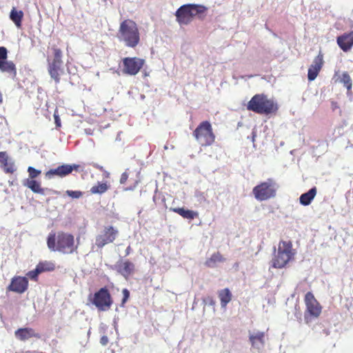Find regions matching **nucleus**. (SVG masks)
Masks as SVG:
<instances>
[{
    "label": "nucleus",
    "mask_w": 353,
    "mask_h": 353,
    "mask_svg": "<svg viewBox=\"0 0 353 353\" xmlns=\"http://www.w3.org/2000/svg\"><path fill=\"white\" fill-rule=\"evenodd\" d=\"M48 72L56 84L59 83L65 74L63 63L48 65Z\"/></svg>",
    "instance_id": "dca6fc26"
},
{
    "label": "nucleus",
    "mask_w": 353,
    "mask_h": 353,
    "mask_svg": "<svg viewBox=\"0 0 353 353\" xmlns=\"http://www.w3.org/2000/svg\"><path fill=\"white\" fill-rule=\"evenodd\" d=\"M0 70L2 72H6L12 77L17 76V68L15 64L11 61H3L0 62Z\"/></svg>",
    "instance_id": "393cba45"
},
{
    "label": "nucleus",
    "mask_w": 353,
    "mask_h": 353,
    "mask_svg": "<svg viewBox=\"0 0 353 353\" xmlns=\"http://www.w3.org/2000/svg\"><path fill=\"white\" fill-rule=\"evenodd\" d=\"M14 335L17 339L21 341H25L30 338H41L40 334L35 332L31 327L19 328L14 332Z\"/></svg>",
    "instance_id": "a211bd4d"
},
{
    "label": "nucleus",
    "mask_w": 353,
    "mask_h": 353,
    "mask_svg": "<svg viewBox=\"0 0 353 353\" xmlns=\"http://www.w3.org/2000/svg\"><path fill=\"white\" fill-rule=\"evenodd\" d=\"M278 109V104L264 94L254 95L247 104L248 110L259 114H275Z\"/></svg>",
    "instance_id": "7ed1b4c3"
},
{
    "label": "nucleus",
    "mask_w": 353,
    "mask_h": 353,
    "mask_svg": "<svg viewBox=\"0 0 353 353\" xmlns=\"http://www.w3.org/2000/svg\"><path fill=\"white\" fill-rule=\"evenodd\" d=\"M186 4L181 6L175 13L177 22L181 25H188L192 21V17Z\"/></svg>",
    "instance_id": "f3484780"
},
{
    "label": "nucleus",
    "mask_w": 353,
    "mask_h": 353,
    "mask_svg": "<svg viewBox=\"0 0 353 353\" xmlns=\"http://www.w3.org/2000/svg\"><path fill=\"white\" fill-rule=\"evenodd\" d=\"M304 303L305 305L304 321L306 324L310 325L313 321L320 317L323 307L312 292H307L305 294Z\"/></svg>",
    "instance_id": "39448f33"
},
{
    "label": "nucleus",
    "mask_w": 353,
    "mask_h": 353,
    "mask_svg": "<svg viewBox=\"0 0 353 353\" xmlns=\"http://www.w3.org/2000/svg\"><path fill=\"white\" fill-rule=\"evenodd\" d=\"M209 299H210V304H212V305H214L215 302H214V301L213 300V299H212V298H211V297H209Z\"/></svg>",
    "instance_id": "37998d69"
},
{
    "label": "nucleus",
    "mask_w": 353,
    "mask_h": 353,
    "mask_svg": "<svg viewBox=\"0 0 353 353\" xmlns=\"http://www.w3.org/2000/svg\"><path fill=\"white\" fill-rule=\"evenodd\" d=\"M23 18V12L22 10H17L15 8H12L10 13V19L19 28L21 27Z\"/></svg>",
    "instance_id": "c85d7f7f"
},
{
    "label": "nucleus",
    "mask_w": 353,
    "mask_h": 353,
    "mask_svg": "<svg viewBox=\"0 0 353 353\" xmlns=\"http://www.w3.org/2000/svg\"><path fill=\"white\" fill-rule=\"evenodd\" d=\"M3 103V97H2V94L0 92V104H1Z\"/></svg>",
    "instance_id": "c03bdc74"
},
{
    "label": "nucleus",
    "mask_w": 353,
    "mask_h": 353,
    "mask_svg": "<svg viewBox=\"0 0 353 353\" xmlns=\"http://www.w3.org/2000/svg\"><path fill=\"white\" fill-rule=\"evenodd\" d=\"M119 236V230L112 225H105L97 235L95 245L98 248H103L105 245L113 243Z\"/></svg>",
    "instance_id": "1a4fd4ad"
},
{
    "label": "nucleus",
    "mask_w": 353,
    "mask_h": 353,
    "mask_svg": "<svg viewBox=\"0 0 353 353\" xmlns=\"http://www.w3.org/2000/svg\"><path fill=\"white\" fill-rule=\"evenodd\" d=\"M47 245L50 250L63 254H73L78 250L74 235L63 231L50 232L47 238Z\"/></svg>",
    "instance_id": "f257e3e1"
},
{
    "label": "nucleus",
    "mask_w": 353,
    "mask_h": 353,
    "mask_svg": "<svg viewBox=\"0 0 353 353\" xmlns=\"http://www.w3.org/2000/svg\"><path fill=\"white\" fill-rule=\"evenodd\" d=\"M336 43L343 52L350 51L353 46V31L339 36L336 38Z\"/></svg>",
    "instance_id": "2eb2a0df"
},
{
    "label": "nucleus",
    "mask_w": 353,
    "mask_h": 353,
    "mask_svg": "<svg viewBox=\"0 0 353 353\" xmlns=\"http://www.w3.org/2000/svg\"><path fill=\"white\" fill-rule=\"evenodd\" d=\"M0 165L6 173L12 174L15 171L14 165L12 162H8L6 152H0Z\"/></svg>",
    "instance_id": "5701e85b"
},
{
    "label": "nucleus",
    "mask_w": 353,
    "mask_h": 353,
    "mask_svg": "<svg viewBox=\"0 0 353 353\" xmlns=\"http://www.w3.org/2000/svg\"><path fill=\"white\" fill-rule=\"evenodd\" d=\"M28 288V279L26 276H14L12 279L7 290L18 294L25 292Z\"/></svg>",
    "instance_id": "f8f14e48"
},
{
    "label": "nucleus",
    "mask_w": 353,
    "mask_h": 353,
    "mask_svg": "<svg viewBox=\"0 0 353 353\" xmlns=\"http://www.w3.org/2000/svg\"><path fill=\"white\" fill-rule=\"evenodd\" d=\"M89 299L100 311L108 310L113 303L110 293L105 287L101 288L92 296L90 295Z\"/></svg>",
    "instance_id": "6e6552de"
},
{
    "label": "nucleus",
    "mask_w": 353,
    "mask_h": 353,
    "mask_svg": "<svg viewBox=\"0 0 353 353\" xmlns=\"http://www.w3.org/2000/svg\"><path fill=\"white\" fill-rule=\"evenodd\" d=\"M37 268L39 269L41 273L44 272H50L53 271L55 269V265L50 261H42L39 262Z\"/></svg>",
    "instance_id": "c756f323"
},
{
    "label": "nucleus",
    "mask_w": 353,
    "mask_h": 353,
    "mask_svg": "<svg viewBox=\"0 0 353 353\" xmlns=\"http://www.w3.org/2000/svg\"><path fill=\"white\" fill-rule=\"evenodd\" d=\"M170 211L177 213L184 219L192 220L199 216L197 212L185 209L183 208H171Z\"/></svg>",
    "instance_id": "b1692460"
},
{
    "label": "nucleus",
    "mask_w": 353,
    "mask_h": 353,
    "mask_svg": "<svg viewBox=\"0 0 353 353\" xmlns=\"http://www.w3.org/2000/svg\"><path fill=\"white\" fill-rule=\"evenodd\" d=\"M109 189V185L107 183H98L97 185H94L90 189L91 194H103Z\"/></svg>",
    "instance_id": "7c9ffc66"
},
{
    "label": "nucleus",
    "mask_w": 353,
    "mask_h": 353,
    "mask_svg": "<svg viewBox=\"0 0 353 353\" xmlns=\"http://www.w3.org/2000/svg\"><path fill=\"white\" fill-rule=\"evenodd\" d=\"M317 193L316 187H313L308 192L303 193L299 198L300 203L303 205H308L311 203L312 201L314 199Z\"/></svg>",
    "instance_id": "a878e982"
},
{
    "label": "nucleus",
    "mask_w": 353,
    "mask_h": 353,
    "mask_svg": "<svg viewBox=\"0 0 353 353\" xmlns=\"http://www.w3.org/2000/svg\"><path fill=\"white\" fill-rule=\"evenodd\" d=\"M218 296L222 307H225L227 306L232 300V293L228 288H224L219 291Z\"/></svg>",
    "instance_id": "cd10ccee"
},
{
    "label": "nucleus",
    "mask_w": 353,
    "mask_h": 353,
    "mask_svg": "<svg viewBox=\"0 0 353 353\" xmlns=\"http://www.w3.org/2000/svg\"><path fill=\"white\" fill-rule=\"evenodd\" d=\"M238 266H239V263H236L235 267L237 268Z\"/></svg>",
    "instance_id": "a18cd8bd"
},
{
    "label": "nucleus",
    "mask_w": 353,
    "mask_h": 353,
    "mask_svg": "<svg viewBox=\"0 0 353 353\" xmlns=\"http://www.w3.org/2000/svg\"><path fill=\"white\" fill-rule=\"evenodd\" d=\"M28 172L29 176V178L28 179H35L41 174V171L30 166L28 168Z\"/></svg>",
    "instance_id": "473e14b6"
},
{
    "label": "nucleus",
    "mask_w": 353,
    "mask_h": 353,
    "mask_svg": "<svg viewBox=\"0 0 353 353\" xmlns=\"http://www.w3.org/2000/svg\"><path fill=\"white\" fill-rule=\"evenodd\" d=\"M265 333L264 332H256L250 334L249 341L254 348L260 349L263 347L265 342Z\"/></svg>",
    "instance_id": "aec40b11"
},
{
    "label": "nucleus",
    "mask_w": 353,
    "mask_h": 353,
    "mask_svg": "<svg viewBox=\"0 0 353 353\" xmlns=\"http://www.w3.org/2000/svg\"><path fill=\"white\" fill-rule=\"evenodd\" d=\"M117 38L126 47L136 48L141 41L138 25L132 19H125L120 23Z\"/></svg>",
    "instance_id": "f03ea898"
},
{
    "label": "nucleus",
    "mask_w": 353,
    "mask_h": 353,
    "mask_svg": "<svg viewBox=\"0 0 353 353\" xmlns=\"http://www.w3.org/2000/svg\"><path fill=\"white\" fill-rule=\"evenodd\" d=\"M294 254L292 242L281 241L277 252L274 254L271 261L272 267L277 269L285 268L290 261L294 259Z\"/></svg>",
    "instance_id": "20e7f679"
},
{
    "label": "nucleus",
    "mask_w": 353,
    "mask_h": 353,
    "mask_svg": "<svg viewBox=\"0 0 353 353\" xmlns=\"http://www.w3.org/2000/svg\"><path fill=\"white\" fill-rule=\"evenodd\" d=\"M114 268L116 271L125 279H128L135 271L134 264L128 259L119 261L115 265Z\"/></svg>",
    "instance_id": "ddd939ff"
},
{
    "label": "nucleus",
    "mask_w": 353,
    "mask_h": 353,
    "mask_svg": "<svg viewBox=\"0 0 353 353\" xmlns=\"http://www.w3.org/2000/svg\"><path fill=\"white\" fill-rule=\"evenodd\" d=\"M8 50L5 47H0V62L7 60Z\"/></svg>",
    "instance_id": "c9c22d12"
},
{
    "label": "nucleus",
    "mask_w": 353,
    "mask_h": 353,
    "mask_svg": "<svg viewBox=\"0 0 353 353\" xmlns=\"http://www.w3.org/2000/svg\"><path fill=\"white\" fill-rule=\"evenodd\" d=\"M323 56L319 53L313 60L312 64L309 67L307 79L310 81H314L318 76L323 65Z\"/></svg>",
    "instance_id": "4468645a"
},
{
    "label": "nucleus",
    "mask_w": 353,
    "mask_h": 353,
    "mask_svg": "<svg viewBox=\"0 0 353 353\" xmlns=\"http://www.w3.org/2000/svg\"><path fill=\"white\" fill-rule=\"evenodd\" d=\"M339 82L343 83L348 91L351 90L352 81L350 76L347 72H344L340 77Z\"/></svg>",
    "instance_id": "2f4dec72"
},
{
    "label": "nucleus",
    "mask_w": 353,
    "mask_h": 353,
    "mask_svg": "<svg viewBox=\"0 0 353 353\" xmlns=\"http://www.w3.org/2000/svg\"><path fill=\"white\" fill-rule=\"evenodd\" d=\"M80 165L77 164H63L56 168L49 170L46 172V176L48 179H51L54 176L63 178L71 174L73 170L78 171Z\"/></svg>",
    "instance_id": "9b49d317"
},
{
    "label": "nucleus",
    "mask_w": 353,
    "mask_h": 353,
    "mask_svg": "<svg viewBox=\"0 0 353 353\" xmlns=\"http://www.w3.org/2000/svg\"><path fill=\"white\" fill-rule=\"evenodd\" d=\"M128 179V174L126 172L122 173L121 178H120V183L124 184L127 181Z\"/></svg>",
    "instance_id": "58836bf2"
},
{
    "label": "nucleus",
    "mask_w": 353,
    "mask_h": 353,
    "mask_svg": "<svg viewBox=\"0 0 353 353\" xmlns=\"http://www.w3.org/2000/svg\"><path fill=\"white\" fill-rule=\"evenodd\" d=\"M187 7H188V10L191 14V17H192V19L194 17H197L200 19H203L205 17V13L208 10V8L200 4H186Z\"/></svg>",
    "instance_id": "412c9836"
},
{
    "label": "nucleus",
    "mask_w": 353,
    "mask_h": 353,
    "mask_svg": "<svg viewBox=\"0 0 353 353\" xmlns=\"http://www.w3.org/2000/svg\"><path fill=\"white\" fill-rule=\"evenodd\" d=\"M23 184L35 194L45 195L46 192L50 191L48 188H42L41 182L36 179H26Z\"/></svg>",
    "instance_id": "6ab92c4d"
},
{
    "label": "nucleus",
    "mask_w": 353,
    "mask_h": 353,
    "mask_svg": "<svg viewBox=\"0 0 353 353\" xmlns=\"http://www.w3.org/2000/svg\"><path fill=\"white\" fill-rule=\"evenodd\" d=\"M122 293H123V297L122 299L121 304L124 305L130 297V292L128 289L125 288L122 290Z\"/></svg>",
    "instance_id": "e433bc0d"
},
{
    "label": "nucleus",
    "mask_w": 353,
    "mask_h": 353,
    "mask_svg": "<svg viewBox=\"0 0 353 353\" xmlns=\"http://www.w3.org/2000/svg\"><path fill=\"white\" fill-rule=\"evenodd\" d=\"M65 193L72 199H79L83 196V192L79 190H67Z\"/></svg>",
    "instance_id": "f704fd0d"
},
{
    "label": "nucleus",
    "mask_w": 353,
    "mask_h": 353,
    "mask_svg": "<svg viewBox=\"0 0 353 353\" xmlns=\"http://www.w3.org/2000/svg\"><path fill=\"white\" fill-rule=\"evenodd\" d=\"M121 62L122 73L130 76L137 74L145 64V60L137 57L123 58Z\"/></svg>",
    "instance_id": "9d476101"
},
{
    "label": "nucleus",
    "mask_w": 353,
    "mask_h": 353,
    "mask_svg": "<svg viewBox=\"0 0 353 353\" xmlns=\"http://www.w3.org/2000/svg\"><path fill=\"white\" fill-rule=\"evenodd\" d=\"M100 343L103 345H106L108 343V338L106 336H103L100 339Z\"/></svg>",
    "instance_id": "ea45409f"
},
{
    "label": "nucleus",
    "mask_w": 353,
    "mask_h": 353,
    "mask_svg": "<svg viewBox=\"0 0 353 353\" xmlns=\"http://www.w3.org/2000/svg\"><path fill=\"white\" fill-rule=\"evenodd\" d=\"M192 134L196 141L203 147L212 145L215 141L216 136L208 121L201 122L193 131Z\"/></svg>",
    "instance_id": "423d86ee"
},
{
    "label": "nucleus",
    "mask_w": 353,
    "mask_h": 353,
    "mask_svg": "<svg viewBox=\"0 0 353 353\" xmlns=\"http://www.w3.org/2000/svg\"><path fill=\"white\" fill-rule=\"evenodd\" d=\"M52 54L47 59L48 65L63 63L62 60L63 52L56 46L51 48Z\"/></svg>",
    "instance_id": "4be33fe9"
},
{
    "label": "nucleus",
    "mask_w": 353,
    "mask_h": 353,
    "mask_svg": "<svg viewBox=\"0 0 353 353\" xmlns=\"http://www.w3.org/2000/svg\"><path fill=\"white\" fill-rule=\"evenodd\" d=\"M137 183H138V181H136V184L134 186H130V187L125 188L124 189V190L125 191L133 190L135 188V187H136Z\"/></svg>",
    "instance_id": "79ce46f5"
},
{
    "label": "nucleus",
    "mask_w": 353,
    "mask_h": 353,
    "mask_svg": "<svg viewBox=\"0 0 353 353\" xmlns=\"http://www.w3.org/2000/svg\"><path fill=\"white\" fill-rule=\"evenodd\" d=\"M54 121H55L57 127H60L61 126V120L59 119V115L54 114Z\"/></svg>",
    "instance_id": "a19ab883"
},
{
    "label": "nucleus",
    "mask_w": 353,
    "mask_h": 353,
    "mask_svg": "<svg viewBox=\"0 0 353 353\" xmlns=\"http://www.w3.org/2000/svg\"><path fill=\"white\" fill-rule=\"evenodd\" d=\"M225 261V259L219 252H216L212 254L205 262V265L208 268H214L217 263H222Z\"/></svg>",
    "instance_id": "bb28decb"
},
{
    "label": "nucleus",
    "mask_w": 353,
    "mask_h": 353,
    "mask_svg": "<svg viewBox=\"0 0 353 353\" xmlns=\"http://www.w3.org/2000/svg\"><path fill=\"white\" fill-rule=\"evenodd\" d=\"M277 185L272 179L261 182L256 185L252 193L257 201H266L276 196Z\"/></svg>",
    "instance_id": "0eeeda50"
},
{
    "label": "nucleus",
    "mask_w": 353,
    "mask_h": 353,
    "mask_svg": "<svg viewBox=\"0 0 353 353\" xmlns=\"http://www.w3.org/2000/svg\"><path fill=\"white\" fill-rule=\"evenodd\" d=\"M92 166H93L94 168H96V169H97V170H100V171H101V172H104V176H105V177H109V175H110L109 172H108L107 171H105V170H104V168H103V166H101V165H99V164H97V163H92Z\"/></svg>",
    "instance_id": "4c0bfd02"
},
{
    "label": "nucleus",
    "mask_w": 353,
    "mask_h": 353,
    "mask_svg": "<svg viewBox=\"0 0 353 353\" xmlns=\"http://www.w3.org/2000/svg\"><path fill=\"white\" fill-rule=\"evenodd\" d=\"M41 274L39 269L36 267V268L33 270L29 271L26 275L28 278H30L31 280L37 281L38 280V276Z\"/></svg>",
    "instance_id": "72a5a7b5"
}]
</instances>
